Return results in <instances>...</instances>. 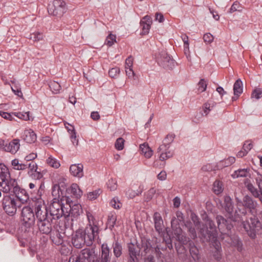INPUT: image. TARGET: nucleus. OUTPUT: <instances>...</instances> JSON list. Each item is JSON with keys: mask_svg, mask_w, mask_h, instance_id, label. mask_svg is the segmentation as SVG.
Masks as SVG:
<instances>
[{"mask_svg": "<svg viewBox=\"0 0 262 262\" xmlns=\"http://www.w3.org/2000/svg\"><path fill=\"white\" fill-rule=\"evenodd\" d=\"M95 238V229L92 227L79 228L72 234V245L76 249H81L84 245L92 246Z\"/></svg>", "mask_w": 262, "mask_h": 262, "instance_id": "obj_2", "label": "nucleus"}, {"mask_svg": "<svg viewBox=\"0 0 262 262\" xmlns=\"http://www.w3.org/2000/svg\"><path fill=\"white\" fill-rule=\"evenodd\" d=\"M125 140L122 138H118L117 139L115 146L117 150H122L124 148Z\"/></svg>", "mask_w": 262, "mask_h": 262, "instance_id": "obj_58", "label": "nucleus"}, {"mask_svg": "<svg viewBox=\"0 0 262 262\" xmlns=\"http://www.w3.org/2000/svg\"><path fill=\"white\" fill-rule=\"evenodd\" d=\"M49 88L53 93L58 94L60 93L61 85L58 82L53 81L49 83Z\"/></svg>", "mask_w": 262, "mask_h": 262, "instance_id": "obj_45", "label": "nucleus"}, {"mask_svg": "<svg viewBox=\"0 0 262 262\" xmlns=\"http://www.w3.org/2000/svg\"><path fill=\"white\" fill-rule=\"evenodd\" d=\"M171 227L176 235L177 243L175 247L177 253L183 260L187 258L188 251L189 255L195 262H198L201 259L199 249L197 248L194 241L191 240L188 236L182 234V229L181 228V222L173 217L171 220Z\"/></svg>", "mask_w": 262, "mask_h": 262, "instance_id": "obj_1", "label": "nucleus"}, {"mask_svg": "<svg viewBox=\"0 0 262 262\" xmlns=\"http://www.w3.org/2000/svg\"><path fill=\"white\" fill-rule=\"evenodd\" d=\"M176 138V135L173 133L169 134L166 135L163 141V143L166 145L167 149L170 148V145L172 143L174 139Z\"/></svg>", "mask_w": 262, "mask_h": 262, "instance_id": "obj_42", "label": "nucleus"}, {"mask_svg": "<svg viewBox=\"0 0 262 262\" xmlns=\"http://www.w3.org/2000/svg\"><path fill=\"white\" fill-rule=\"evenodd\" d=\"M66 3L63 0H53L52 5H49L48 12L50 15L61 17L67 12Z\"/></svg>", "mask_w": 262, "mask_h": 262, "instance_id": "obj_10", "label": "nucleus"}, {"mask_svg": "<svg viewBox=\"0 0 262 262\" xmlns=\"http://www.w3.org/2000/svg\"><path fill=\"white\" fill-rule=\"evenodd\" d=\"M61 231L60 233L59 231H58L56 238L54 237V236H50V238L53 241V244L56 245H61L63 243V236L61 234Z\"/></svg>", "mask_w": 262, "mask_h": 262, "instance_id": "obj_43", "label": "nucleus"}, {"mask_svg": "<svg viewBox=\"0 0 262 262\" xmlns=\"http://www.w3.org/2000/svg\"><path fill=\"white\" fill-rule=\"evenodd\" d=\"M188 231L189 233V236L192 238L191 240L194 242V243L196 244V246L197 247V248L199 249L198 247V241L196 240H195L197 238V235L194 226H193L192 228H189V230H188Z\"/></svg>", "mask_w": 262, "mask_h": 262, "instance_id": "obj_55", "label": "nucleus"}, {"mask_svg": "<svg viewBox=\"0 0 262 262\" xmlns=\"http://www.w3.org/2000/svg\"><path fill=\"white\" fill-rule=\"evenodd\" d=\"M249 170L250 169L248 168L238 169V170H235L231 176L234 179L246 178V177L247 176Z\"/></svg>", "mask_w": 262, "mask_h": 262, "instance_id": "obj_35", "label": "nucleus"}, {"mask_svg": "<svg viewBox=\"0 0 262 262\" xmlns=\"http://www.w3.org/2000/svg\"><path fill=\"white\" fill-rule=\"evenodd\" d=\"M10 178V173L8 169L5 171H2L0 173V187L4 186L7 181Z\"/></svg>", "mask_w": 262, "mask_h": 262, "instance_id": "obj_41", "label": "nucleus"}, {"mask_svg": "<svg viewBox=\"0 0 262 262\" xmlns=\"http://www.w3.org/2000/svg\"><path fill=\"white\" fill-rule=\"evenodd\" d=\"M79 255L83 260L88 262H97V253L95 248H85L81 250Z\"/></svg>", "mask_w": 262, "mask_h": 262, "instance_id": "obj_15", "label": "nucleus"}, {"mask_svg": "<svg viewBox=\"0 0 262 262\" xmlns=\"http://www.w3.org/2000/svg\"><path fill=\"white\" fill-rule=\"evenodd\" d=\"M62 203H53L50 206V211L49 215L53 217L54 220H58L61 217L60 210L61 209Z\"/></svg>", "mask_w": 262, "mask_h": 262, "instance_id": "obj_17", "label": "nucleus"}, {"mask_svg": "<svg viewBox=\"0 0 262 262\" xmlns=\"http://www.w3.org/2000/svg\"><path fill=\"white\" fill-rule=\"evenodd\" d=\"M102 191L100 189L95 190L87 194V198L90 200H94L96 199L99 195H100Z\"/></svg>", "mask_w": 262, "mask_h": 262, "instance_id": "obj_49", "label": "nucleus"}, {"mask_svg": "<svg viewBox=\"0 0 262 262\" xmlns=\"http://www.w3.org/2000/svg\"><path fill=\"white\" fill-rule=\"evenodd\" d=\"M112 249L114 255L117 258L122 255V245L118 241H115L113 243Z\"/></svg>", "mask_w": 262, "mask_h": 262, "instance_id": "obj_28", "label": "nucleus"}, {"mask_svg": "<svg viewBox=\"0 0 262 262\" xmlns=\"http://www.w3.org/2000/svg\"><path fill=\"white\" fill-rule=\"evenodd\" d=\"M244 184L247 190L250 192L253 197L259 200L260 195L259 190L255 187L253 184L251 183L250 180L249 179L246 180L244 182Z\"/></svg>", "mask_w": 262, "mask_h": 262, "instance_id": "obj_24", "label": "nucleus"}, {"mask_svg": "<svg viewBox=\"0 0 262 262\" xmlns=\"http://www.w3.org/2000/svg\"><path fill=\"white\" fill-rule=\"evenodd\" d=\"M37 226L40 233L49 235L53 228V217L49 215L47 209L45 211L41 210L40 204L35 205Z\"/></svg>", "mask_w": 262, "mask_h": 262, "instance_id": "obj_3", "label": "nucleus"}, {"mask_svg": "<svg viewBox=\"0 0 262 262\" xmlns=\"http://www.w3.org/2000/svg\"><path fill=\"white\" fill-rule=\"evenodd\" d=\"M13 116H15L16 117L20 119H23L24 120H30L29 112H27L26 113H13Z\"/></svg>", "mask_w": 262, "mask_h": 262, "instance_id": "obj_50", "label": "nucleus"}, {"mask_svg": "<svg viewBox=\"0 0 262 262\" xmlns=\"http://www.w3.org/2000/svg\"><path fill=\"white\" fill-rule=\"evenodd\" d=\"M213 191L216 194H219L222 193L223 191V184L222 181L216 180L213 184Z\"/></svg>", "mask_w": 262, "mask_h": 262, "instance_id": "obj_38", "label": "nucleus"}, {"mask_svg": "<svg viewBox=\"0 0 262 262\" xmlns=\"http://www.w3.org/2000/svg\"><path fill=\"white\" fill-rule=\"evenodd\" d=\"M19 140L15 139L9 142V144H5L4 150L8 151L11 154H16L19 148Z\"/></svg>", "mask_w": 262, "mask_h": 262, "instance_id": "obj_19", "label": "nucleus"}, {"mask_svg": "<svg viewBox=\"0 0 262 262\" xmlns=\"http://www.w3.org/2000/svg\"><path fill=\"white\" fill-rule=\"evenodd\" d=\"M173 154L171 150H164V152L160 154L159 156V160L163 161L172 157Z\"/></svg>", "mask_w": 262, "mask_h": 262, "instance_id": "obj_47", "label": "nucleus"}, {"mask_svg": "<svg viewBox=\"0 0 262 262\" xmlns=\"http://www.w3.org/2000/svg\"><path fill=\"white\" fill-rule=\"evenodd\" d=\"M14 194L23 204L27 203L28 201L30 199L34 201L33 192L31 190L28 192L26 189L21 188L19 185L17 186V188H15Z\"/></svg>", "mask_w": 262, "mask_h": 262, "instance_id": "obj_13", "label": "nucleus"}, {"mask_svg": "<svg viewBox=\"0 0 262 262\" xmlns=\"http://www.w3.org/2000/svg\"><path fill=\"white\" fill-rule=\"evenodd\" d=\"M87 218L89 220V224L86 227H92L95 229L94 236L96 238L98 236L100 231L98 223L95 219L94 216L90 213L87 214Z\"/></svg>", "mask_w": 262, "mask_h": 262, "instance_id": "obj_23", "label": "nucleus"}, {"mask_svg": "<svg viewBox=\"0 0 262 262\" xmlns=\"http://www.w3.org/2000/svg\"><path fill=\"white\" fill-rule=\"evenodd\" d=\"M215 104L216 103L213 101V100H209L206 103L203 104V111L205 116H207L210 113Z\"/></svg>", "mask_w": 262, "mask_h": 262, "instance_id": "obj_36", "label": "nucleus"}, {"mask_svg": "<svg viewBox=\"0 0 262 262\" xmlns=\"http://www.w3.org/2000/svg\"><path fill=\"white\" fill-rule=\"evenodd\" d=\"M154 221L156 230L158 231L159 234L162 233L163 221L162 216L158 212H155L154 214Z\"/></svg>", "mask_w": 262, "mask_h": 262, "instance_id": "obj_25", "label": "nucleus"}, {"mask_svg": "<svg viewBox=\"0 0 262 262\" xmlns=\"http://www.w3.org/2000/svg\"><path fill=\"white\" fill-rule=\"evenodd\" d=\"M29 38L33 42H38L43 39V35L40 32H35L30 35Z\"/></svg>", "mask_w": 262, "mask_h": 262, "instance_id": "obj_48", "label": "nucleus"}, {"mask_svg": "<svg viewBox=\"0 0 262 262\" xmlns=\"http://www.w3.org/2000/svg\"><path fill=\"white\" fill-rule=\"evenodd\" d=\"M140 149L142 154H144L146 158H150L153 154V150L150 147L148 144L144 143L140 144L139 146Z\"/></svg>", "mask_w": 262, "mask_h": 262, "instance_id": "obj_29", "label": "nucleus"}, {"mask_svg": "<svg viewBox=\"0 0 262 262\" xmlns=\"http://www.w3.org/2000/svg\"><path fill=\"white\" fill-rule=\"evenodd\" d=\"M73 221L74 219H72L71 216L69 217H64L63 221H61L59 225V228L61 232H62L63 233H65L66 230L72 229Z\"/></svg>", "mask_w": 262, "mask_h": 262, "instance_id": "obj_21", "label": "nucleus"}, {"mask_svg": "<svg viewBox=\"0 0 262 262\" xmlns=\"http://www.w3.org/2000/svg\"><path fill=\"white\" fill-rule=\"evenodd\" d=\"M112 258L111 249L106 243H103L101 246V254L97 256V262H108Z\"/></svg>", "mask_w": 262, "mask_h": 262, "instance_id": "obj_16", "label": "nucleus"}, {"mask_svg": "<svg viewBox=\"0 0 262 262\" xmlns=\"http://www.w3.org/2000/svg\"><path fill=\"white\" fill-rule=\"evenodd\" d=\"M65 188L63 187V185L60 186L59 184H55L53 185L52 191V194L53 196L63 197Z\"/></svg>", "mask_w": 262, "mask_h": 262, "instance_id": "obj_30", "label": "nucleus"}, {"mask_svg": "<svg viewBox=\"0 0 262 262\" xmlns=\"http://www.w3.org/2000/svg\"><path fill=\"white\" fill-rule=\"evenodd\" d=\"M215 219L217 224L216 228L221 233H223V231H227V233H229L234 228V223L236 222H239V221H234L228 217H225L221 214H216Z\"/></svg>", "mask_w": 262, "mask_h": 262, "instance_id": "obj_12", "label": "nucleus"}, {"mask_svg": "<svg viewBox=\"0 0 262 262\" xmlns=\"http://www.w3.org/2000/svg\"><path fill=\"white\" fill-rule=\"evenodd\" d=\"M235 161V157H230L224 160L221 161V164L223 166L226 167V166H230L234 163Z\"/></svg>", "mask_w": 262, "mask_h": 262, "instance_id": "obj_60", "label": "nucleus"}, {"mask_svg": "<svg viewBox=\"0 0 262 262\" xmlns=\"http://www.w3.org/2000/svg\"><path fill=\"white\" fill-rule=\"evenodd\" d=\"M17 181L15 179H11L10 177L6 182L4 186H3L2 190L5 193H8L9 192L11 191L14 194L15 191V188H18Z\"/></svg>", "mask_w": 262, "mask_h": 262, "instance_id": "obj_18", "label": "nucleus"}, {"mask_svg": "<svg viewBox=\"0 0 262 262\" xmlns=\"http://www.w3.org/2000/svg\"><path fill=\"white\" fill-rule=\"evenodd\" d=\"M72 133L70 135V138L73 145L76 146L78 144V140L76 138V132L75 129H72Z\"/></svg>", "mask_w": 262, "mask_h": 262, "instance_id": "obj_64", "label": "nucleus"}, {"mask_svg": "<svg viewBox=\"0 0 262 262\" xmlns=\"http://www.w3.org/2000/svg\"><path fill=\"white\" fill-rule=\"evenodd\" d=\"M127 248L129 255V262H139L141 247L136 242V245L132 243L127 244Z\"/></svg>", "mask_w": 262, "mask_h": 262, "instance_id": "obj_14", "label": "nucleus"}, {"mask_svg": "<svg viewBox=\"0 0 262 262\" xmlns=\"http://www.w3.org/2000/svg\"><path fill=\"white\" fill-rule=\"evenodd\" d=\"M255 180L260 195L259 201L261 202V199L262 198V174L257 173V176L255 178Z\"/></svg>", "mask_w": 262, "mask_h": 262, "instance_id": "obj_46", "label": "nucleus"}, {"mask_svg": "<svg viewBox=\"0 0 262 262\" xmlns=\"http://www.w3.org/2000/svg\"><path fill=\"white\" fill-rule=\"evenodd\" d=\"M2 202V207L5 212L11 216H14L16 213L17 207L20 206V205H17L16 200L9 194L4 195Z\"/></svg>", "mask_w": 262, "mask_h": 262, "instance_id": "obj_9", "label": "nucleus"}, {"mask_svg": "<svg viewBox=\"0 0 262 262\" xmlns=\"http://www.w3.org/2000/svg\"><path fill=\"white\" fill-rule=\"evenodd\" d=\"M13 113H9L7 112H2V111H0V116H2V118L9 120H14V118L13 117Z\"/></svg>", "mask_w": 262, "mask_h": 262, "instance_id": "obj_62", "label": "nucleus"}, {"mask_svg": "<svg viewBox=\"0 0 262 262\" xmlns=\"http://www.w3.org/2000/svg\"><path fill=\"white\" fill-rule=\"evenodd\" d=\"M117 218L113 215H108L106 226L111 230H113L116 223Z\"/></svg>", "mask_w": 262, "mask_h": 262, "instance_id": "obj_44", "label": "nucleus"}, {"mask_svg": "<svg viewBox=\"0 0 262 262\" xmlns=\"http://www.w3.org/2000/svg\"><path fill=\"white\" fill-rule=\"evenodd\" d=\"M198 85L199 90L201 93H202V92L205 91L207 89V83H206L204 79H200L198 83Z\"/></svg>", "mask_w": 262, "mask_h": 262, "instance_id": "obj_61", "label": "nucleus"}, {"mask_svg": "<svg viewBox=\"0 0 262 262\" xmlns=\"http://www.w3.org/2000/svg\"><path fill=\"white\" fill-rule=\"evenodd\" d=\"M214 247L216 249V251L213 254V256L214 259H215L216 260L219 261L222 259V254H221V244L217 240L214 242Z\"/></svg>", "mask_w": 262, "mask_h": 262, "instance_id": "obj_40", "label": "nucleus"}, {"mask_svg": "<svg viewBox=\"0 0 262 262\" xmlns=\"http://www.w3.org/2000/svg\"><path fill=\"white\" fill-rule=\"evenodd\" d=\"M82 209L81 205L79 204H74L71 205V217L74 219L77 218L80 213H82Z\"/></svg>", "mask_w": 262, "mask_h": 262, "instance_id": "obj_32", "label": "nucleus"}, {"mask_svg": "<svg viewBox=\"0 0 262 262\" xmlns=\"http://www.w3.org/2000/svg\"><path fill=\"white\" fill-rule=\"evenodd\" d=\"M163 241L165 243L164 246H162L161 244L158 245L161 251H164L167 250V248L170 250L172 249V239L170 235L167 232L166 235H164Z\"/></svg>", "mask_w": 262, "mask_h": 262, "instance_id": "obj_26", "label": "nucleus"}, {"mask_svg": "<svg viewBox=\"0 0 262 262\" xmlns=\"http://www.w3.org/2000/svg\"><path fill=\"white\" fill-rule=\"evenodd\" d=\"M45 188V184L43 183H41L38 189L32 190L33 192V199L34 201L35 202V205L40 204L41 207H42V204L43 202V201L41 199V197L43 193Z\"/></svg>", "mask_w": 262, "mask_h": 262, "instance_id": "obj_20", "label": "nucleus"}, {"mask_svg": "<svg viewBox=\"0 0 262 262\" xmlns=\"http://www.w3.org/2000/svg\"><path fill=\"white\" fill-rule=\"evenodd\" d=\"M47 163L51 166L52 167L54 168H58L59 167L60 164L57 159L53 158L52 157H50L47 160Z\"/></svg>", "mask_w": 262, "mask_h": 262, "instance_id": "obj_51", "label": "nucleus"}, {"mask_svg": "<svg viewBox=\"0 0 262 262\" xmlns=\"http://www.w3.org/2000/svg\"><path fill=\"white\" fill-rule=\"evenodd\" d=\"M239 203L242 205V208L239 209L240 221L242 220L243 216L248 213L254 216L257 211V201L248 194L244 195L243 201H239Z\"/></svg>", "mask_w": 262, "mask_h": 262, "instance_id": "obj_7", "label": "nucleus"}, {"mask_svg": "<svg viewBox=\"0 0 262 262\" xmlns=\"http://www.w3.org/2000/svg\"><path fill=\"white\" fill-rule=\"evenodd\" d=\"M68 193H71L74 195L76 198H80L82 194V191L79 188V186L75 183L71 185L70 188L66 189Z\"/></svg>", "mask_w": 262, "mask_h": 262, "instance_id": "obj_27", "label": "nucleus"}, {"mask_svg": "<svg viewBox=\"0 0 262 262\" xmlns=\"http://www.w3.org/2000/svg\"><path fill=\"white\" fill-rule=\"evenodd\" d=\"M233 243L234 246L236 247L238 251H242L244 249L242 241L237 236L234 238Z\"/></svg>", "mask_w": 262, "mask_h": 262, "instance_id": "obj_59", "label": "nucleus"}, {"mask_svg": "<svg viewBox=\"0 0 262 262\" xmlns=\"http://www.w3.org/2000/svg\"><path fill=\"white\" fill-rule=\"evenodd\" d=\"M244 84L241 79L235 80L233 85V91L234 95H240L243 92Z\"/></svg>", "mask_w": 262, "mask_h": 262, "instance_id": "obj_31", "label": "nucleus"}, {"mask_svg": "<svg viewBox=\"0 0 262 262\" xmlns=\"http://www.w3.org/2000/svg\"><path fill=\"white\" fill-rule=\"evenodd\" d=\"M21 217L23 226L27 229H30L35 224L36 215L35 204L34 209L30 205L23 207L21 212Z\"/></svg>", "mask_w": 262, "mask_h": 262, "instance_id": "obj_8", "label": "nucleus"}, {"mask_svg": "<svg viewBox=\"0 0 262 262\" xmlns=\"http://www.w3.org/2000/svg\"><path fill=\"white\" fill-rule=\"evenodd\" d=\"M203 220L205 221V223L202 224L200 230L202 238L213 242L217 240V230L214 221L207 214L203 215Z\"/></svg>", "mask_w": 262, "mask_h": 262, "instance_id": "obj_5", "label": "nucleus"}, {"mask_svg": "<svg viewBox=\"0 0 262 262\" xmlns=\"http://www.w3.org/2000/svg\"><path fill=\"white\" fill-rule=\"evenodd\" d=\"M156 61L161 67L167 70L174 68L176 61L165 50H162L156 55Z\"/></svg>", "mask_w": 262, "mask_h": 262, "instance_id": "obj_11", "label": "nucleus"}, {"mask_svg": "<svg viewBox=\"0 0 262 262\" xmlns=\"http://www.w3.org/2000/svg\"><path fill=\"white\" fill-rule=\"evenodd\" d=\"M156 193V190L154 188H150L145 194L146 200L147 201H149L151 200Z\"/></svg>", "mask_w": 262, "mask_h": 262, "instance_id": "obj_63", "label": "nucleus"}, {"mask_svg": "<svg viewBox=\"0 0 262 262\" xmlns=\"http://www.w3.org/2000/svg\"><path fill=\"white\" fill-rule=\"evenodd\" d=\"M242 9L243 7L240 4L237 2H235L231 6L228 12L232 13L235 12V11L241 12Z\"/></svg>", "mask_w": 262, "mask_h": 262, "instance_id": "obj_53", "label": "nucleus"}, {"mask_svg": "<svg viewBox=\"0 0 262 262\" xmlns=\"http://www.w3.org/2000/svg\"><path fill=\"white\" fill-rule=\"evenodd\" d=\"M262 97V89L261 88H255L252 91L251 98L259 99Z\"/></svg>", "mask_w": 262, "mask_h": 262, "instance_id": "obj_57", "label": "nucleus"}, {"mask_svg": "<svg viewBox=\"0 0 262 262\" xmlns=\"http://www.w3.org/2000/svg\"><path fill=\"white\" fill-rule=\"evenodd\" d=\"M24 139L28 143H32L36 140V134L33 130H27L25 133Z\"/></svg>", "mask_w": 262, "mask_h": 262, "instance_id": "obj_34", "label": "nucleus"}, {"mask_svg": "<svg viewBox=\"0 0 262 262\" xmlns=\"http://www.w3.org/2000/svg\"><path fill=\"white\" fill-rule=\"evenodd\" d=\"M120 73V70L119 68L115 67L110 69L108 71V75L110 77L113 78H117Z\"/></svg>", "mask_w": 262, "mask_h": 262, "instance_id": "obj_56", "label": "nucleus"}, {"mask_svg": "<svg viewBox=\"0 0 262 262\" xmlns=\"http://www.w3.org/2000/svg\"><path fill=\"white\" fill-rule=\"evenodd\" d=\"M219 202L226 217H228L234 221H240V215H239L236 208H235L234 201L230 195H225L223 202L221 200H219Z\"/></svg>", "mask_w": 262, "mask_h": 262, "instance_id": "obj_6", "label": "nucleus"}, {"mask_svg": "<svg viewBox=\"0 0 262 262\" xmlns=\"http://www.w3.org/2000/svg\"><path fill=\"white\" fill-rule=\"evenodd\" d=\"M140 26L142 28L141 35H146L149 33V30L150 28L151 25L144 23L143 22L140 23Z\"/></svg>", "mask_w": 262, "mask_h": 262, "instance_id": "obj_54", "label": "nucleus"}, {"mask_svg": "<svg viewBox=\"0 0 262 262\" xmlns=\"http://www.w3.org/2000/svg\"><path fill=\"white\" fill-rule=\"evenodd\" d=\"M106 44L108 47H112L116 41V35L112 33L108 34L106 39Z\"/></svg>", "mask_w": 262, "mask_h": 262, "instance_id": "obj_52", "label": "nucleus"}, {"mask_svg": "<svg viewBox=\"0 0 262 262\" xmlns=\"http://www.w3.org/2000/svg\"><path fill=\"white\" fill-rule=\"evenodd\" d=\"M143 186L142 185H139V189L137 191L133 190H128L126 191V195L130 199H133L137 195H139L141 194L142 191H143Z\"/></svg>", "mask_w": 262, "mask_h": 262, "instance_id": "obj_37", "label": "nucleus"}, {"mask_svg": "<svg viewBox=\"0 0 262 262\" xmlns=\"http://www.w3.org/2000/svg\"><path fill=\"white\" fill-rule=\"evenodd\" d=\"M242 225L249 237L255 239L257 235L262 234V210L257 211L248 220L243 221Z\"/></svg>", "mask_w": 262, "mask_h": 262, "instance_id": "obj_4", "label": "nucleus"}, {"mask_svg": "<svg viewBox=\"0 0 262 262\" xmlns=\"http://www.w3.org/2000/svg\"><path fill=\"white\" fill-rule=\"evenodd\" d=\"M140 247L141 249H143V251L145 254L148 253L150 250L152 248L150 239L145 238H141V245Z\"/></svg>", "mask_w": 262, "mask_h": 262, "instance_id": "obj_33", "label": "nucleus"}, {"mask_svg": "<svg viewBox=\"0 0 262 262\" xmlns=\"http://www.w3.org/2000/svg\"><path fill=\"white\" fill-rule=\"evenodd\" d=\"M83 166L82 164H72L70 167L71 174L78 178H81L83 176Z\"/></svg>", "mask_w": 262, "mask_h": 262, "instance_id": "obj_22", "label": "nucleus"}, {"mask_svg": "<svg viewBox=\"0 0 262 262\" xmlns=\"http://www.w3.org/2000/svg\"><path fill=\"white\" fill-rule=\"evenodd\" d=\"M71 205L62 203L61 209L60 210L61 216H70L71 215Z\"/></svg>", "mask_w": 262, "mask_h": 262, "instance_id": "obj_39", "label": "nucleus"}]
</instances>
